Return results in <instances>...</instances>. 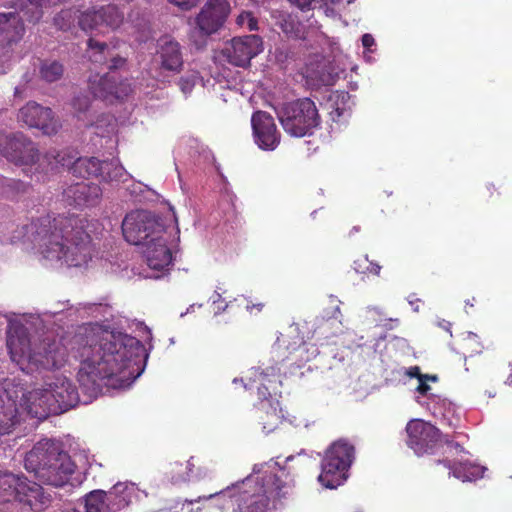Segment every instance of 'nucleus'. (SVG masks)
<instances>
[{
  "label": "nucleus",
  "instance_id": "f257e3e1",
  "mask_svg": "<svg viewBox=\"0 0 512 512\" xmlns=\"http://www.w3.org/2000/svg\"><path fill=\"white\" fill-rule=\"evenodd\" d=\"M31 326L10 323L7 348L11 360L27 374L38 370L62 368L69 354L79 361L77 380L89 400L101 394L103 387L129 388L143 373L148 359L144 345L126 333L102 326L85 327L68 341L47 332L31 339Z\"/></svg>",
  "mask_w": 512,
  "mask_h": 512
},
{
  "label": "nucleus",
  "instance_id": "f03ea898",
  "mask_svg": "<svg viewBox=\"0 0 512 512\" xmlns=\"http://www.w3.org/2000/svg\"><path fill=\"white\" fill-rule=\"evenodd\" d=\"M20 233L47 267L87 268L95 256L92 238L76 217L43 215L22 225Z\"/></svg>",
  "mask_w": 512,
  "mask_h": 512
},
{
  "label": "nucleus",
  "instance_id": "7ed1b4c3",
  "mask_svg": "<svg viewBox=\"0 0 512 512\" xmlns=\"http://www.w3.org/2000/svg\"><path fill=\"white\" fill-rule=\"evenodd\" d=\"M0 155L17 166L37 165L36 170L41 168L45 173L59 166L70 167L76 176L93 177L110 184L125 182L130 177L118 159L75 158L71 151L57 149L41 157L35 143L21 132L0 133Z\"/></svg>",
  "mask_w": 512,
  "mask_h": 512
},
{
  "label": "nucleus",
  "instance_id": "20e7f679",
  "mask_svg": "<svg viewBox=\"0 0 512 512\" xmlns=\"http://www.w3.org/2000/svg\"><path fill=\"white\" fill-rule=\"evenodd\" d=\"M253 473L262 474L261 484L254 483L251 477H247L204 498L211 499L218 494H229L236 502L233 512H268L271 508V497L282 498L287 493V482L283 479L287 476L286 472L277 462L271 460L267 463L255 464Z\"/></svg>",
  "mask_w": 512,
  "mask_h": 512
},
{
  "label": "nucleus",
  "instance_id": "39448f33",
  "mask_svg": "<svg viewBox=\"0 0 512 512\" xmlns=\"http://www.w3.org/2000/svg\"><path fill=\"white\" fill-rule=\"evenodd\" d=\"M24 467L38 481L63 487L75 472L76 465L60 443L44 439L37 442L26 454Z\"/></svg>",
  "mask_w": 512,
  "mask_h": 512
},
{
  "label": "nucleus",
  "instance_id": "423d86ee",
  "mask_svg": "<svg viewBox=\"0 0 512 512\" xmlns=\"http://www.w3.org/2000/svg\"><path fill=\"white\" fill-rule=\"evenodd\" d=\"M22 400L32 417L42 419L50 414H61L75 407L80 401V396L72 381L60 375L46 383L45 388L23 393Z\"/></svg>",
  "mask_w": 512,
  "mask_h": 512
},
{
  "label": "nucleus",
  "instance_id": "0eeeda50",
  "mask_svg": "<svg viewBox=\"0 0 512 512\" xmlns=\"http://www.w3.org/2000/svg\"><path fill=\"white\" fill-rule=\"evenodd\" d=\"M108 306L97 303H79L70 305L69 301L58 303L56 309L39 314H29L23 317V321L34 328L36 332L49 329V326L64 328L73 325L88 317L102 315Z\"/></svg>",
  "mask_w": 512,
  "mask_h": 512
},
{
  "label": "nucleus",
  "instance_id": "6e6552de",
  "mask_svg": "<svg viewBox=\"0 0 512 512\" xmlns=\"http://www.w3.org/2000/svg\"><path fill=\"white\" fill-rule=\"evenodd\" d=\"M72 9L60 11L54 17L55 26L63 31L69 30L76 18L80 28L86 32L106 33L110 29L118 28L124 19V13L115 5L102 6L99 9H88L79 16Z\"/></svg>",
  "mask_w": 512,
  "mask_h": 512
},
{
  "label": "nucleus",
  "instance_id": "1a4fd4ad",
  "mask_svg": "<svg viewBox=\"0 0 512 512\" xmlns=\"http://www.w3.org/2000/svg\"><path fill=\"white\" fill-rule=\"evenodd\" d=\"M277 116L284 131L293 137L312 135L320 125L318 109L307 97L284 103Z\"/></svg>",
  "mask_w": 512,
  "mask_h": 512
},
{
  "label": "nucleus",
  "instance_id": "9d476101",
  "mask_svg": "<svg viewBox=\"0 0 512 512\" xmlns=\"http://www.w3.org/2000/svg\"><path fill=\"white\" fill-rule=\"evenodd\" d=\"M354 460V445L344 438L336 440L326 450L322 459L318 481L325 488H337L346 481L347 472Z\"/></svg>",
  "mask_w": 512,
  "mask_h": 512
},
{
  "label": "nucleus",
  "instance_id": "9b49d317",
  "mask_svg": "<svg viewBox=\"0 0 512 512\" xmlns=\"http://www.w3.org/2000/svg\"><path fill=\"white\" fill-rule=\"evenodd\" d=\"M122 233L127 242L136 246H144L153 238L166 234L159 217L146 210L128 213L122 221Z\"/></svg>",
  "mask_w": 512,
  "mask_h": 512
},
{
  "label": "nucleus",
  "instance_id": "f8f14e48",
  "mask_svg": "<svg viewBox=\"0 0 512 512\" xmlns=\"http://www.w3.org/2000/svg\"><path fill=\"white\" fill-rule=\"evenodd\" d=\"M229 14V4L226 0H209L195 18L196 26L190 33V39L201 48L206 39L216 33L225 23Z\"/></svg>",
  "mask_w": 512,
  "mask_h": 512
},
{
  "label": "nucleus",
  "instance_id": "ddd939ff",
  "mask_svg": "<svg viewBox=\"0 0 512 512\" xmlns=\"http://www.w3.org/2000/svg\"><path fill=\"white\" fill-rule=\"evenodd\" d=\"M406 432V443L417 455L433 454L443 443L440 430L421 419L409 421Z\"/></svg>",
  "mask_w": 512,
  "mask_h": 512
},
{
  "label": "nucleus",
  "instance_id": "4468645a",
  "mask_svg": "<svg viewBox=\"0 0 512 512\" xmlns=\"http://www.w3.org/2000/svg\"><path fill=\"white\" fill-rule=\"evenodd\" d=\"M140 249L147 266L152 271L145 277L159 279L169 271L173 258L171 249L167 246L166 234L153 238Z\"/></svg>",
  "mask_w": 512,
  "mask_h": 512
},
{
  "label": "nucleus",
  "instance_id": "2eb2a0df",
  "mask_svg": "<svg viewBox=\"0 0 512 512\" xmlns=\"http://www.w3.org/2000/svg\"><path fill=\"white\" fill-rule=\"evenodd\" d=\"M263 51V41L258 35L234 37L222 50L223 56L234 66L246 67Z\"/></svg>",
  "mask_w": 512,
  "mask_h": 512
},
{
  "label": "nucleus",
  "instance_id": "dca6fc26",
  "mask_svg": "<svg viewBox=\"0 0 512 512\" xmlns=\"http://www.w3.org/2000/svg\"><path fill=\"white\" fill-rule=\"evenodd\" d=\"M88 88L94 98L105 101L122 100L132 92L128 80L117 82L116 77L110 73L91 75L88 80Z\"/></svg>",
  "mask_w": 512,
  "mask_h": 512
},
{
  "label": "nucleus",
  "instance_id": "f3484780",
  "mask_svg": "<svg viewBox=\"0 0 512 512\" xmlns=\"http://www.w3.org/2000/svg\"><path fill=\"white\" fill-rule=\"evenodd\" d=\"M17 119L18 122L30 128L40 129L47 135L55 134L59 129V123L53 117L52 110L33 101L19 109Z\"/></svg>",
  "mask_w": 512,
  "mask_h": 512
},
{
  "label": "nucleus",
  "instance_id": "a211bd4d",
  "mask_svg": "<svg viewBox=\"0 0 512 512\" xmlns=\"http://www.w3.org/2000/svg\"><path fill=\"white\" fill-rule=\"evenodd\" d=\"M251 125L254 141L265 151L275 150L280 143V132L273 117L265 111H256L252 114Z\"/></svg>",
  "mask_w": 512,
  "mask_h": 512
},
{
  "label": "nucleus",
  "instance_id": "6ab92c4d",
  "mask_svg": "<svg viewBox=\"0 0 512 512\" xmlns=\"http://www.w3.org/2000/svg\"><path fill=\"white\" fill-rule=\"evenodd\" d=\"M154 63L162 72L179 73L183 67V53L179 42L170 36L157 41Z\"/></svg>",
  "mask_w": 512,
  "mask_h": 512
},
{
  "label": "nucleus",
  "instance_id": "aec40b11",
  "mask_svg": "<svg viewBox=\"0 0 512 512\" xmlns=\"http://www.w3.org/2000/svg\"><path fill=\"white\" fill-rule=\"evenodd\" d=\"M63 194L69 204L82 208L96 205L102 196V189L96 183L81 181L69 185Z\"/></svg>",
  "mask_w": 512,
  "mask_h": 512
},
{
  "label": "nucleus",
  "instance_id": "412c9836",
  "mask_svg": "<svg viewBox=\"0 0 512 512\" xmlns=\"http://www.w3.org/2000/svg\"><path fill=\"white\" fill-rule=\"evenodd\" d=\"M24 34L25 26L19 13H0V48H12L22 40Z\"/></svg>",
  "mask_w": 512,
  "mask_h": 512
},
{
  "label": "nucleus",
  "instance_id": "4be33fe9",
  "mask_svg": "<svg viewBox=\"0 0 512 512\" xmlns=\"http://www.w3.org/2000/svg\"><path fill=\"white\" fill-rule=\"evenodd\" d=\"M87 44L89 58L92 62L105 65L111 72L126 67V58L116 54L114 47L111 48L107 43L96 41L93 38H90Z\"/></svg>",
  "mask_w": 512,
  "mask_h": 512
},
{
  "label": "nucleus",
  "instance_id": "5701e85b",
  "mask_svg": "<svg viewBox=\"0 0 512 512\" xmlns=\"http://www.w3.org/2000/svg\"><path fill=\"white\" fill-rule=\"evenodd\" d=\"M55 500V492L27 480L20 503L28 505L35 512H40L51 506Z\"/></svg>",
  "mask_w": 512,
  "mask_h": 512
},
{
  "label": "nucleus",
  "instance_id": "b1692460",
  "mask_svg": "<svg viewBox=\"0 0 512 512\" xmlns=\"http://www.w3.org/2000/svg\"><path fill=\"white\" fill-rule=\"evenodd\" d=\"M18 422L17 401L0 385V436L11 433Z\"/></svg>",
  "mask_w": 512,
  "mask_h": 512
},
{
  "label": "nucleus",
  "instance_id": "393cba45",
  "mask_svg": "<svg viewBox=\"0 0 512 512\" xmlns=\"http://www.w3.org/2000/svg\"><path fill=\"white\" fill-rule=\"evenodd\" d=\"M27 478L11 472H0V503L20 502Z\"/></svg>",
  "mask_w": 512,
  "mask_h": 512
},
{
  "label": "nucleus",
  "instance_id": "a878e982",
  "mask_svg": "<svg viewBox=\"0 0 512 512\" xmlns=\"http://www.w3.org/2000/svg\"><path fill=\"white\" fill-rule=\"evenodd\" d=\"M279 368L275 366L267 367L266 369L253 368L251 371V376L249 377V383H245V389L251 388L254 383L259 382L258 397L260 402L262 401H278L277 399H273L271 397L270 392L266 386V382L270 383L271 378H275L279 374Z\"/></svg>",
  "mask_w": 512,
  "mask_h": 512
},
{
  "label": "nucleus",
  "instance_id": "bb28decb",
  "mask_svg": "<svg viewBox=\"0 0 512 512\" xmlns=\"http://www.w3.org/2000/svg\"><path fill=\"white\" fill-rule=\"evenodd\" d=\"M141 491L134 483L118 482L108 492H105L106 499L109 503L114 502L119 506V511L127 507L133 498H139ZM146 496L145 492H142Z\"/></svg>",
  "mask_w": 512,
  "mask_h": 512
},
{
  "label": "nucleus",
  "instance_id": "cd10ccee",
  "mask_svg": "<svg viewBox=\"0 0 512 512\" xmlns=\"http://www.w3.org/2000/svg\"><path fill=\"white\" fill-rule=\"evenodd\" d=\"M437 464H442L450 470L455 478L466 482L475 481L483 476L486 467L473 464L470 462H459L458 464L452 463L448 459L438 460Z\"/></svg>",
  "mask_w": 512,
  "mask_h": 512
},
{
  "label": "nucleus",
  "instance_id": "c85d7f7f",
  "mask_svg": "<svg viewBox=\"0 0 512 512\" xmlns=\"http://www.w3.org/2000/svg\"><path fill=\"white\" fill-rule=\"evenodd\" d=\"M259 416L262 431L265 434L273 432L281 423L283 414L279 401H262L259 403Z\"/></svg>",
  "mask_w": 512,
  "mask_h": 512
},
{
  "label": "nucleus",
  "instance_id": "c756f323",
  "mask_svg": "<svg viewBox=\"0 0 512 512\" xmlns=\"http://www.w3.org/2000/svg\"><path fill=\"white\" fill-rule=\"evenodd\" d=\"M119 506L114 502L109 503L105 492L94 490L90 492L85 499V512H118Z\"/></svg>",
  "mask_w": 512,
  "mask_h": 512
},
{
  "label": "nucleus",
  "instance_id": "7c9ffc66",
  "mask_svg": "<svg viewBox=\"0 0 512 512\" xmlns=\"http://www.w3.org/2000/svg\"><path fill=\"white\" fill-rule=\"evenodd\" d=\"M418 381L419 384L416 388V392L428 398V409L432 411L433 415L445 418L446 414L442 411V408L445 410L447 409L449 411L451 404L447 402L445 399H440L438 396L434 394H429L431 387L427 384L425 378L422 377Z\"/></svg>",
  "mask_w": 512,
  "mask_h": 512
},
{
  "label": "nucleus",
  "instance_id": "2f4dec72",
  "mask_svg": "<svg viewBox=\"0 0 512 512\" xmlns=\"http://www.w3.org/2000/svg\"><path fill=\"white\" fill-rule=\"evenodd\" d=\"M191 457L186 463L174 462L170 464L167 476L172 484H182L191 480L194 464Z\"/></svg>",
  "mask_w": 512,
  "mask_h": 512
},
{
  "label": "nucleus",
  "instance_id": "473e14b6",
  "mask_svg": "<svg viewBox=\"0 0 512 512\" xmlns=\"http://www.w3.org/2000/svg\"><path fill=\"white\" fill-rule=\"evenodd\" d=\"M350 100V95L347 92H342L337 96L336 102L332 105L330 111V118L336 124H346L351 116V108L346 106Z\"/></svg>",
  "mask_w": 512,
  "mask_h": 512
},
{
  "label": "nucleus",
  "instance_id": "72a5a7b5",
  "mask_svg": "<svg viewBox=\"0 0 512 512\" xmlns=\"http://www.w3.org/2000/svg\"><path fill=\"white\" fill-rule=\"evenodd\" d=\"M64 74V66L57 60H44L39 67L41 79L47 83L60 80Z\"/></svg>",
  "mask_w": 512,
  "mask_h": 512
},
{
  "label": "nucleus",
  "instance_id": "f704fd0d",
  "mask_svg": "<svg viewBox=\"0 0 512 512\" xmlns=\"http://www.w3.org/2000/svg\"><path fill=\"white\" fill-rule=\"evenodd\" d=\"M307 79L317 86H332L336 82L337 74L324 65L315 71H308Z\"/></svg>",
  "mask_w": 512,
  "mask_h": 512
},
{
  "label": "nucleus",
  "instance_id": "c9c22d12",
  "mask_svg": "<svg viewBox=\"0 0 512 512\" xmlns=\"http://www.w3.org/2000/svg\"><path fill=\"white\" fill-rule=\"evenodd\" d=\"M29 189V184L0 175V194H20Z\"/></svg>",
  "mask_w": 512,
  "mask_h": 512
},
{
  "label": "nucleus",
  "instance_id": "e433bc0d",
  "mask_svg": "<svg viewBox=\"0 0 512 512\" xmlns=\"http://www.w3.org/2000/svg\"><path fill=\"white\" fill-rule=\"evenodd\" d=\"M127 191L136 201L139 202L148 199V197L144 195L145 193L154 194V191H152L147 185L142 182L135 181H133L131 185L127 186Z\"/></svg>",
  "mask_w": 512,
  "mask_h": 512
},
{
  "label": "nucleus",
  "instance_id": "4c0bfd02",
  "mask_svg": "<svg viewBox=\"0 0 512 512\" xmlns=\"http://www.w3.org/2000/svg\"><path fill=\"white\" fill-rule=\"evenodd\" d=\"M200 80V76L198 72L192 71L184 76H182L178 82L180 90L188 95L191 93L192 89L196 85V83Z\"/></svg>",
  "mask_w": 512,
  "mask_h": 512
},
{
  "label": "nucleus",
  "instance_id": "58836bf2",
  "mask_svg": "<svg viewBox=\"0 0 512 512\" xmlns=\"http://www.w3.org/2000/svg\"><path fill=\"white\" fill-rule=\"evenodd\" d=\"M237 24L246 27L250 31L258 29L257 19L249 11H244L237 17Z\"/></svg>",
  "mask_w": 512,
  "mask_h": 512
},
{
  "label": "nucleus",
  "instance_id": "ea45409f",
  "mask_svg": "<svg viewBox=\"0 0 512 512\" xmlns=\"http://www.w3.org/2000/svg\"><path fill=\"white\" fill-rule=\"evenodd\" d=\"M91 106V99L88 95L79 94L72 100V107L77 113H85Z\"/></svg>",
  "mask_w": 512,
  "mask_h": 512
},
{
  "label": "nucleus",
  "instance_id": "a19ab883",
  "mask_svg": "<svg viewBox=\"0 0 512 512\" xmlns=\"http://www.w3.org/2000/svg\"><path fill=\"white\" fill-rule=\"evenodd\" d=\"M183 509V504L179 500H173L166 506L160 508L156 512H179Z\"/></svg>",
  "mask_w": 512,
  "mask_h": 512
},
{
  "label": "nucleus",
  "instance_id": "79ce46f5",
  "mask_svg": "<svg viewBox=\"0 0 512 512\" xmlns=\"http://www.w3.org/2000/svg\"><path fill=\"white\" fill-rule=\"evenodd\" d=\"M102 266L105 268L108 272L117 274L121 270V264L117 262H112L110 259H103L102 260Z\"/></svg>",
  "mask_w": 512,
  "mask_h": 512
},
{
  "label": "nucleus",
  "instance_id": "37998d69",
  "mask_svg": "<svg viewBox=\"0 0 512 512\" xmlns=\"http://www.w3.org/2000/svg\"><path fill=\"white\" fill-rule=\"evenodd\" d=\"M292 5L302 11L310 10L315 0H288Z\"/></svg>",
  "mask_w": 512,
  "mask_h": 512
},
{
  "label": "nucleus",
  "instance_id": "c03bdc74",
  "mask_svg": "<svg viewBox=\"0 0 512 512\" xmlns=\"http://www.w3.org/2000/svg\"><path fill=\"white\" fill-rule=\"evenodd\" d=\"M170 3L181 7L182 9H190L196 5L197 0H169Z\"/></svg>",
  "mask_w": 512,
  "mask_h": 512
},
{
  "label": "nucleus",
  "instance_id": "a18cd8bd",
  "mask_svg": "<svg viewBox=\"0 0 512 512\" xmlns=\"http://www.w3.org/2000/svg\"><path fill=\"white\" fill-rule=\"evenodd\" d=\"M362 45L365 49L372 52L371 47L375 45V39L371 34H364L362 36Z\"/></svg>",
  "mask_w": 512,
  "mask_h": 512
},
{
  "label": "nucleus",
  "instance_id": "49530a36",
  "mask_svg": "<svg viewBox=\"0 0 512 512\" xmlns=\"http://www.w3.org/2000/svg\"><path fill=\"white\" fill-rule=\"evenodd\" d=\"M407 374L410 376V377H416L418 380L420 378H422L423 374H421L420 372V368L418 366H412L409 368V370L407 371Z\"/></svg>",
  "mask_w": 512,
  "mask_h": 512
},
{
  "label": "nucleus",
  "instance_id": "de8ad7c7",
  "mask_svg": "<svg viewBox=\"0 0 512 512\" xmlns=\"http://www.w3.org/2000/svg\"><path fill=\"white\" fill-rule=\"evenodd\" d=\"M366 270L374 273L375 275H379L381 266L378 263L370 262L369 266L366 267Z\"/></svg>",
  "mask_w": 512,
  "mask_h": 512
},
{
  "label": "nucleus",
  "instance_id": "09e8293b",
  "mask_svg": "<svg viewBox=\"0 0 512 512\" xmlns=\"http://www.w3.org/2000/svg\"><path fill=\"white\" fill-rule=\"evenodd\" d=\"M445 444L448 446V447H451V448H455V449H459V450H463V448L457 443V442H453V441H450L448 439H445Z\"/></svg>",
  "mask_w": 512,
  "mask_h": 512
},
{
  "label": "nucleus",
  "instance_id": "8fccbe9b",
  "mask_svg": "<svg viewBox=\"0 0 512 512\" xmlns=\"http://www.w3.org/2000/svg\"><path fill=\"white\" fill-rule=\"evenodd\" d=\"M222 300V296L218 291H215L213 296L211 297V301L213 304H216Z\"/></svg>",
  "mask_w": 512,
  "mask_h": 512
},
{
  "label": "nucleus",
  "instance_id": "3c124183",
  "mask_svg": "<svg viewBox=\"0 0 512 512\" xmlns=\"http://www.w3.org/2000/svg\"><path fill=\"white\" fill-rule=\"evenodd\" d=\"M419 301H420L419 299L412 300L410 297H409V299H408L409 304L412 306V308H413V310H414L415 312H418V311H419V306H418V304H417Z\"/></svg>",
  "mask_w": 512,
  "mask_h": 512
},
{
  "label": "nucleus",
  "instance_id": "603ef678",
  "mask_svg": "<svg viewBox=\"0 0 512 512\" xmlns=\"http://www.w3.org/2000/svg\"><path fill=\"white\" fill-rule=\"evenodd\" d=\"M422 377L425 378L426 381L436 382L438 380V377L436 375L423 374Z\"/></svg>",
  "mask_w": 512,
  "mask_h": 512
},
{
  "label": "nucleus",
  "instance_id": "864d4df0",
  "mask_svg": "<svg viewBox=\"0 0 512 512\" xmlns=\"http://www.w3.org/2000/svg\"><path fill=\"white\" fill-rule=\"evenodd\" d=\"M440 326L442 328H444L445 330L449 331L450 330V326H451V323L450 322H447L445 320L442 321V323H440Z\"/></svg>",
  "mask_w": 512,
  "mask_h": 512
},
{
  "label": "nucleus",
  "instance_id": "5fc2aeb1",
  "mask_svg": "<svg viewBox=\"0 0 512 512\" xmlns=\"http://www.w3.org/2000/svg\"><path fill=\"white\" fill-rule=\"evenodd\" d=\"M354 269H355V271H356V272H358V273H359V272H365V270H364V269H362L361 265H360L357 261H355V262H354Z\"/></svg>",
  "mask_w": 512,
  "mask_h": 512
},
{
  "label": "nucleus",
  "instance_id": "6e6d98bb",
  "mask_svg": "<svg viewBox=\"0 0 512 512\" xmlns=\"http://www.w3.org/2000/svg\"><path fill=\"white\" fill-rule=\"evenodd\" d=\"M227 306H228L227 304H226V305H224V306H219V307L217 308V311L215 312V315H218V314H220V313L224 312V311L227 309Z\"/></svg>",
  "mask_w": 512,
  "mask_h": 512
},
{
  "label": "nucleus",
  "instance_id": "4d7b16f0",
  "mask_svg": "<svg viewBox=\"0 0 512 512\" xmlns=\"http://www.w3.org/2000/svg\"><path fill=\"white\" fill-rule=\"evenodd\" d=\"M193 308H194V304H193V305H190V306H189V308L187 309V311H186V312H184V313H181V315H180V316H181V317H184L187 313L191 312V311L193 310Z\"/></svg>",
  "mask_w": 512,
  "mask_h": 512
},
{
  "label": "nucleus",
  "instance_id": "13d9d810",
  "mask_svg": "<svg viewBox=\"0 0 512 512\" xmlns=\"http://www.w3.org/2000/svg\"><path fill=\"white\" fill-rule=\"evenodd\" d=\"M325 3H331V4H336V3H339L341 0H323Z\"/></svg>",
  "mask_w": 512,
  "mask_h": 512
},
{
  "label": "nucleus",
  "instance_id": "bf43d9fd",
  "mask_svg": "<svg viewBox=\"0 0 512 512\" xmlns=\"http://www.w3.org/2000/svg\"><path fill=\"white\" fill-rule=\"evenodd\" d=\"M505 383L512 386V374H510V376L508 377V379L506 380Z\"/></svg>",
  "mask_w": 512,
  "mask_h": 512
},
{
  "label": "nucleus",
  "instance_id": "052dcab7",
  "mask_svg": "<svg viewBox=\"0 0 512 512\" xmlns=\"http://www.w3.org/2000/svg\"><path fill=\"white\" fill-rule=\"evenodd\" d=\"M63 512H79V511H77L73 508H67V509L63 510Z\"/></svg>",
  "mask_w": 512,
  "mask_h": 512
},
{
  "label": "nucleus",
  "instance_id": "680f3d73",
  "mask_svg": "<svg viewBox=\"0 0 512 512\" xmlns=\"http://www.w3.org/2000/svg\"><path fill=\"white\" fill-rule=\"evenodd\" d=\"M468 337H469V338H476V337H477V335H476V334H474L473 332H469V333H468Z\"/></svg>",
  "mask_w": 512,
  "mask_h": 512
},
{
  "label": "nucleus",
  "instance_id": "e2e57ef3",
  "mask_svg": "<svg viewBox=\"0 0 512 512\" xmlns=\"http://www.w3.org/2000/svg\"><path fill=\"white\" fill-rule=\"evenodd\" d=\"M357 231H359V227L354 226L353 229H352V232H357Z\"/></svg>",
  "mask_w": 512,
  "mask_h": 512
},
{
  "label": "nucleus",
  "instance_id": "0e129e2a",
  "mask_svg": "<svg viewBox=\"0 0 512 512\" xmlns=\"http://www.w3.org/2000/svg\"><path fill=\"white\" fill-rule=\"evenodd\" d=\"M18 94H19V88H18V87H16V88H15V95H18Z\"/></svg>",
  "mask_w": 512,
  "mask_h": 512
},
{
  "label": "nucleus",
  "instance_id": "69168bd1",
  "mask_svg": "<svg viewBox=\"0 0 512 512\" xmlns=\"http://www.w3.org/2000/svg\"><path fill=\"white\" fill-rule=\"evenodd\" d=\"M368 309H369V310H375V311H377V312H378V309H377L376 307H373V308L368 307Z\"/></svg>",
  "mask_w": 512,
  "mask_h": 512
},
{
  "label": "nucleus",
  "instance_id": "338daca9",
  "mask_svg": "<svg viewBox=\"0 0 512 512\" xmlns=\"http://www.w3.org/2000/svg\"><path fill=\"white\" fill-rule=\"evenodd\" d=\"M233 382H234V383H239L238 378H235V379L233 380Z\"/></svg>",
  "mask_w": 512,
  "mask_h": 512
},
{
  "label": "nucleus",
  "instance_id": "774afa93",
  "mask_svg": "<svg viewBox=\"0 0 512 512\" xmlns=\"http://www.w3.org/2000/svg\"><path fill=\"white\" fill-rule=\"evenodd\" d=\"M185 502H187V503H193L194 501H193V500H190V501H189V500H186Z\"/></svg>",
  "mask_w": 512,
  "mask_h": 512
}]
</instances>
